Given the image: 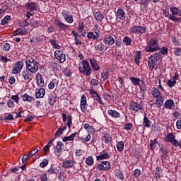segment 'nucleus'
I'll return each instance as SVG.
<instances>
[{
    "label": "nucleus",
    "instance_id": "nucleus-60",
    "mask_svg": "<svg viewBox=\"0 0 181 181\" xmlns=\"http://www.w3.org/2000/svg\"><path fill=\"white\" fill-rule=\"evenodd\" d=\"M160 82H161L160 79H158V80L156 81V85L158 87V88L165 91V90L163 89V87L162 86V84L160 83Z\"/></svg>",
    "mask_w": 181,
    "mask_h": 181
},
{
    "label": "nucleus",
    "instance_id": "nucleus-46",
    "mask_svg": "<svg viewBox=\"0 0 181 181\" xmlns=\"http://www.w3.org/2000/svg\"><path fill=\"white\" fill-rule=\"evenodd\" d=\"M49 43L52 45V47H54V49H61L62 47L60 45H59V44L57 43L56 40L52 39V40H49Z\"/></svg>",
    "mask_w": 181,
    "mask_h": 181
},
{
    "label": "nucleus",
    "instance_id": "nucleus-58",
    "mask_svg": "<svg viewBox=\"0 0 181 181\" xmlns=\"http://www.w3.org/2000/svg\"><path fill=\"white\" fill-rule=\"evenodd\" d=\"M154 176L156 179H159V177H160V170L158 168H156V169L155 170Z\"/></svg>",
    "mask_w": 181,
    "mask_h": 181
},
{
    "label": "nucleus",
    "instance_id": "nucleus-7",
    "mask_svg": "<svg viewBox=\"0 0 181 181\" xmlns=\"http://www.w3.org/2000/svg\"><path fill=\"white\" fill-rule=\"evenodd\" d=\"M97 169L100 170V172L110 170V169H111V163H110V161H102L98 165Z\"/></svg>",
    "mask_w": 181,
    "mask_h": 181
},
{
    "label": "nucleus",
    "instance_id": "nucleus-10",
    "mask_svg": "<svg viewBox=\"0 0 181 181\" xmlns=\"http://www.w3.org/2000/svg\"><path fill=\"white\" fill-rule=\"evenodd\" d=\"M22 69H23V61L19 60L16 62L14 67L12 70V74H18L22 71Z\"/></svg>",
    "mask_w": 181,
    "mask_h": 181
},
{
    "label": "nucleus",
    "instance_id": "nucleus-27",
    "mask_svg": "<svg viewBox=\"0 0 181 181\" xmlns=\"http://www.w3.org/2000/svg\"><path fill=\"white\" fill-rule=\"evenodd\" d=\"M170 11L173 16H181V10L179 8L170 6Z\"/></svg>",
    "mask_w": 181,
    "mask_h": 181
},
{
    "label": "nucleus",
    "instance_id": "nucleus-48",
    "mask_svg": "<svg viewBox=\"0 0 181 181\" xmlns=\"http://www.w3.org/2000/svg\"><path fill=\"white\" fill-rule=\"evenodd\" d=\"M94 15L97 21H103V19H104V15L100 12H96Z\"/></svg>",
    "mask_w": 181,
    "mask_h": 181
},
{
    "label": "nucleus",
    "instance_id": "nucleus-21",
    "mask_svg": "<svg viewBox=\"0 0 181 181\" xmlns=\"http://www.w3.org/2000/svg\"><path fill=\"white\" fill-rule=\"evenodd\" d=\"M62 121L63 122H66V125L67 127H69V128H70V127H71V124H73V117L71 115H66V113H63L62 114Z\"/></svg>",
    "mask_w": 181,
    "mask_h": 181
},
{
    "label": "nucleus",
    "instance_id": "nucleus-4",
    "mask_svg": "<svg viewBox=\"0 0 181 181\" xmlns=\"http://www.w3.org/2000/svg\"><path fill=\"white\" fill-rule=\"evenodd\" d=\"M78 70L80 73H82L85 76H90L93 71L91 67L90 66V64L87 60H83L82 63L78 65Z\"/></svg>",
    "mask_w": 181,
    "mask_h": 181
},
{
    "label": "nucleus",
    "instance_id": "nucleus-30",
    "mask_svg": "<svg viewBox=\"0 0 181 181\" xmlns=\"http://www.w3.org/2000/svg\"><path fill=\"white\" fill-rule=\"evenodd\" d=\"M26 8L28 11H37V4L35 2L27 3Z\"/></svg>",
    "mask_w": 181,
    "mask_h": 181
},
{
    "label": "nucleus",
    "instance_id": "nucleus-6",
    "mask_svg": "<svg viewBox=\"0 0 181 181\" xmlns=\"http://www.w3.org/2000/svg\"><path fill=\"white\" fill-rule=\"evenodd\" d=\"M88 107V104L87 103V98L85 95H82L81 98V102H80V108L81 111L83 114H87L88 111H87V107Z\"/></svg>",
    "mask_w": 181,
    "mask_h": 181
},
{
    "label": "nucleus",
    "instance_id": "nucleus-18",
    "mask_svg": "<svg viewBox=\"0 0 181 181\" xmlns=\"http://www.w3.org/2000/svg\"><path fill=\"white\" fill-rule=\"evenodd\" d=\"M76 165V161L74 160H66L62 163V167L64 169H70V168H73Z\"/></svg>",
    "mask_w": 181,
    "mask_h": 181
},
{
    "label": "nucleus",
    "instance_id": "nucleus-37",
    "mask_svg": "<svg viewBox=\"0 0 181 181\" xmlns=\"http://www.w3.org/2000/svg\"><path fill=\"white\" fill-rule=\"evenodd\" d=\"M21 98H22L23 101H28V103H32V101H33V100H35L33 98V97L29 96V95H28V93H25L24 95H23L21 96Z\"/></svg>",
    "mask_w": 181,
    "mask_h": 181
},
{
    "label": "nucleus",
    "instance_id": "nucleus-64",
    "mask_svg": "<svg viewBox=\"0 0 181 181\" xmlns=\"http://www.w3.org/2000/svg\"><path fill=\"white\" fill-rule=\"evenodd\" d=\"M174 146H179L180 149H181V139L180 141H174Z\"/></svg>",
    "mask_w": 181,
    "mask_h": 181
},
{
    "label": "nucleus",
    "instance_id": "nucleus-39",
    "mask_svg": "<svg viewBox=\"0 0 181 181\" xmlns=\"http://www.w3.org/2000/svg\"><path fill=\"white\" fill-rule=\"evenodd\" d=\"M78 28L79 32L81 33V36H83L84 37L86 35V30L84 29V28H85L84 23H79Z\"/></svg>",
    "mask_w": 181,
    "mask_h": 181
},
{
    "label": "nucleus",
    "instance_id": "nucleus-5",
    "mask_svg": "<svg viewBox=\"0 0 181 181\" xmlns=\"http://www.w3.org/2000/svg\"><path fill=\"white\" fill-rule=\"evenodd\" d=\"M33 72L29 71L28 69H25L24 71H22L21 76L23 78V83H30L32 80L33 79Z\"/></svg>",
    "mask_w": 181,
    "mask_h": 181
},
{
    "label": "nucleus",
    "instance_id": "nucleus-16",
    "mask_svg": "<svg viewBox=\"0 0 181 181\" xmlns=\"http://www.w3.org/2000/svg\"><path fill=\"white\" fill-rule=\"evenodd\" d=\"M103 43L107 46H113L115 43V40L111 35H106L103 38Z\"/></svg>",
    "mask_w": 181,
    "mask_h": 181
},
{
    "label": "nucleus",
    "instance_id": "nucleus-41",
    "mask_svg": "<svg viewBox=\"0 0 181 181\" xmlns=\"http://www.w3.org/2000/svg\"><path fill=\"white\" fill-rule=\"evenodd\" d=\"M101 77L103 80H108V77H110V71L107 69H105L101 73Z\"/></svg>",
    "mask_w": 181,
    "mask_h": 181
},
{
    "label": "nucleus",
    "instance_id": "nucleus-28",
    "mask_svg": "<svg viewBox=\"0 0 181 181\" xmlns=\"http://www.w3.org/2000/svg\"><path fill=\"white\" fill-rule=\"evenodd\" d=\"M102 138L103 139L105 144H110V142H112V137L108 133H102Z\"/></svg>",
    "mask_w": 181,
    "mask_h": 181
},
{
    "label": "nucleus",
    "instance_id": "nucleus-61",
    "mask_svg": "<svg viewBox=\"0 0 181 181\" xmlns=\"http://www.w3.org/2000/svg\"><path fill=\"white\" fill-rule=\"evenodd\" d=\"M174 54L175 56H181V48L180 47L175 48L174 51Z\"/></svg>",
    "mask_w": 181,
    "mask_h": 181
},
{
    "label": "nucleus",
    "instance_id": "nucleus-24",
    "mask_svg": "<svg viewBox=\"0 0 181 181\" xmlns=\"http://www.w3.org/2000/svg\"><path fill=\"white\" fill-rule=\"evenodd\" d=\"M90 64L92 69H93L95 71H100V65L98 64V62L96 61V59H90Z\"/></svg>",
    "mask_w": 181,
    "mask_h": 181
},
{
    "label": "nucleus",
    "instance_id": "nucleus-26",
    "mask_svg": "<svg viewBox=\"0 0 181 181\" xmlns=\"http://www.w3.org/2000/svg\"><path fill=\"white\" fill-rule=\"evenodd\" d=\"M62 146H63V142H62V141L57 142V146L55 147L54 153L58 157L60 156V155L62 153Z\"/></svg>",
    "mask_w": 181,
    "mask_h": 181
},
{
    "label": "nucleus",
    "instance_id": "nucleus-50",
    "mask_svg": "<svg viewBox=\"0 0 181 181\" xmlns=\"http://www.w3.org/2000/svg\"><path fill=\"white\" fill-rule=\"evenodd\" d=\"M169 19H170V21H173V22H175V23L180 22V21H181L180 18H177L173 15H170Z\"/></svg>",
    "mask_w": 181,
    "mask_h": 181
},
{
    "label": "nucleus",
    "instance_id": "nucleus-2",
    "mask_svg": "<svg viewBox=\"0 0 181 181\" xmlns=\"http://www.w3.org/2000/svg\"><path fill=\"white\" fill-rule=\"evenodd\" d=\"M25 69L35 74L39 70V63L35 59L30 58L25 62Z\"/></svg>",
    "mask_w": 181,
    "mask_h": 181
},
{
    "label": "nucleus",
    "instance_id": "nucleus-42",
    "mask_svg": "<svg viewBox=\"0 0 181 181\" xmlns=\"http://www.w3.org/2000/svg\"><path fill=\"white\" fill-rule=\"evenodd\" d=\"M151 122H150L149 119L146 117V115H145L144 117V121H143V125L145 127V128H149L151 127Z\"/></svg>",
    "mask_w": 181,
    "mask_h": 181
},
{
    "label": "nucleus",
    "instance_id": "nucleus-31",
    "mask_svg": "<svg viewBox=\"0 0 181 181\" xmlns=\"http://www.w3.org/2000/svg\"><path fill=\"white\" fill-rule=\"evenodd\" d=\"M46 91L43 88L36 89L35 95L37 98H43Z\"/></svg>",
    "mask_w": 181,
    "mask_h": 181
},
{
    "label": "nucleus",
    "instance_id": "nucleus-45",
    "mask_svg": "<svg viewBox=\"0 0 181 181\" xmlns=\"http://www.w3.org/2000/svg\"><path fill=\"white\" fill-rule=\"evenodd\" d=\"M85 163L88 166H93V165H94V158L91 156H88L86 158Z\"/></svg>",
    "mask_w": 181,
    "mask_h": 181
},
{
    "label": "nucleus",
    "instance_id": "nucleus-63",
    "mask_svg": "<svg viewBox=\"0 0 181 181\" xmlns=\"http://www.w3.org/2000/svg\"><path fill=\"white\" fill-rule=\"evenodd\" d=\"M132 129V123H127L124 124V129H126V131H131Z\"/></svg>",
    "mask_w": 181,
    "mask_h": 181
},
{
    "label": "nucleus",
    "instance_id": "nucleus-12",
    "mask_svg": "<svg viewBox=\"0 0 181 181\" xmlns=\"http://www.w3.org/2000/svg\"><path fill=\"white\" fill-rule=\"evenodd\" d=\"M101 35V32L99 30H95L94 32H89L87 34V37L89 40H98L100 39V35Z\"/></svg>",
    "mask_w": 181,
    "mask_h": 181
},
{
    "label": "nucleus",
    "instance_id": "nucleus-17",
    "mask_svg": "<svg viewBox=\"0 0 181 181\" xmlns=\"http://www.w3.org/2000/svg\"><path fill=\"white\" fill-rule=\"evenodd\" d=\"M95 50L98 52L100 54L105 53V51L108 49V47L105 46V44L100 42L95 47Z\"/></svg>",
    "mask_w": 181,
    "mask_h": 181
},
{
    "label": "nucleus",
    "instance_id": "nucleus-40",
    "mask_svg": "<svg viewBox=\"0 0 181 181\" xmlns=\"http://www.w3.org/2000/svg\"><path fill=\"white\" fill-rule=\"evenodd\" d=\"M77 135V133L75 132L72 134H71L69 136L64 137L62 139L63 142H67L68 141H74V138H76V136Z\"/></svg>",
    "mask_w": 181,
    "mask_h": 181
},
{
    "label": "nucleus",
    "instance_id": "nucleus-35",
    "mask_svg": "<svg viewBox=\"0 0 181 181\" xmlns=\"http://www.w3.org/2000/svg\"><path fill=\"white\" fill-rule=\"evenodd\" d=\"M142 58V54L141 53V51H136V54L134 56V62L136 64L139 65V60Z\"/></svg>",
    "mask_w": 181,
    "mask_h": 181
},
{
    "label": "nucleus",
    "instance_id": "nucleus-57",
    "mask_svg": "<svg viewBox=\"0 0 181 181\" xmlns=\"http://www.w3.org/2000/svg\"><path fill=\"white\" fill-rule=\"evenodd\" d=\"M156 145H158V141L156 139H154L153 141H151L150 147L151 149L153 150L155 148H156Z\"/></svg>",
    "mask_w": 181,
    "mask_h": 181
},
{
    "label": "nucleus",
    "instance_id": "nucleus-54",
    "mask_svg": "<svg viewBox=\"0 0 181 181\" xmlns=\"http://www.w3.org/2000/svg\"><path fill=\"white\" fill-rule=\"evenodd\" d=\"M13 101H14V103H16V104H19V95L16 94L11 96V98Z\"/></svg>",
    "mask_w": 181,
    "mask_h": 181
},
{
    "label": "nucleus",
    "instance_id": "nucleus-33",
    "mask_svg": "<svg viewBox=\"0 0 181 181\" xmlns=\"http://www.w3.org/2000/svg\"><path fill=\"white\" fill-rule=\"evenodd\" d=\"M107 114L108 115H110V117H112V118H119L121 115L119 112H117V110H109L107 111Z\"/></svg>",
    "mask_w": 181,
    "mask_h": 181
},
{
    "label": "nucleus",
    "instance_id": "nucleus-13",
    "mask_svg": "<svg viewBox=\"0 0 181 181\" xmlns=\"http://www.w3.org/2000/svg\"><path fill=\"white\" fill-rule=\"evenodd\" d=\"M54 57L57 60H59L60 63H64L66 62V54L63 53V52L60 50H56L54 52Z\"/></svg>",
    "mask_w": 181,
    "mask_h": 181
},
{
    "label": "nucleus",
    "instance_id": "nucleus-36",
    "mask_svg": "<svg viewBox=\"0 0 181 181\" xmlns=\"http://www.w3.org/2000/svg\"><path fill=\"white\" fill-rule=\"evenodd\" d=\"M115 176H116L117 179H119L120 180H124V178L125 177L124 176V173H122L121 170L119 169L115 171Z\"/></svg>",
    "mask_w": 181,
    "mask_h": 181
},
{
    "label": "nucleus",
    "instance_id": "nucleus-52",
    "mask_svg": "<svg viewBox=\"0 0 181 181\" xmlns=\"http://www.w3.org/2000/svg\"><path fill=\"white\" fill-rule=\"evenodd\" d=\"M149 2H151V0H141L140 5L144 6V8H147Z\"/></svg>",
    "mask_w": 181,
    "mask_h": 181
},
{
    "label": "nucleus",
    "instance_id": "nucleus-38",
    "mask_svg": "<svg viewBox=\"0 0 181 181\" xmlns=\"http://www.w3.org/2000/svg\"><path fill=\"white\" fill-rule=\"evenodd\" d=\"M96 159L97 160H104V159H110V154L108 153L100 154V156H96Z\"/></svg>",
    "mask_w": 181,
    "mask_h": 181
},
{
    "label": "nucleus",
    "instance_id": "nucleus-43",
    "mask_svg": "<svg viewBox=\"0 0 181 181\" xmlns=\"http://www.w3.org/2000/svg\"><path fill=\"white\" fill-rule=\"evenodd\" d=\"M130 81L134 84V86H139L141 84V79L136 77L129 78Z\"/></svg>",
    "mask_w": 181,
    "mask_h": 181
},
{
    "label": "nucleus",
    "instance_id": "nucleus-20",
    "mask_svg": "<svg viewBox=\"0 0 181 181\" xmlns=\"http://www.w3.org/2000/svg\"><path fill=\"white\" fill-rule=\"evenodd\" d=\"M54 23L56 25L59 29H62V30H67L69 29V25L63 23V22H61L59 19H54Z\"/></svg>",
    "mask_w": 181,
    "mask_h": 181
},
{
    "label": "nucleus",
    "instance_id": "nucleus-15",
    "mask_svg": "<svg viewBox=\"0 0 181 181\" xmlns=\"http://www.w3.org/2000/svg\"><path fill=\"white\" fill-rule=\"evenodd\" d=\"M79 139L82 142H90L91 141V135L88 132H82L80 134Z\"/></svg>",
    "mask_w": 181,
    "mask_h": 181
},
{
    "label": "nucleus",
    "instance_id": "nucleus-44",
    "mask_svg": "<svg viewBox=\"0 0 181 181\" xmlns=\"http://www.w3.org/2000/svg\"><path fill=\"white\" fill-rule=\"evenodd\" d=\"M116 146L119 152H122V151H124V146H125V144L124 141H121L117 143Z\"/></svg>",
    "mask_w": 181,
    "mask_h": 181
},
{
    "label": "nucleus",
    "instance_id": "nucleus-8",
    "mask_svg": "<svg viewBox=\"0 0 181 181\" xmlns=\"http://www.w3.org/2000/svg\"><path fill=\"white\" fill-rule=\"evenodd\" d=\"M130 33H141L144 35L146 33V27L145 26H132L129 29Z\"/></svg>",
    "mask_w": 181,
    "mask_h": 181
},
{
    "label": "nucleus",
    "instance_id": "nucleus-55",
    "mask_svg": "<svg viewBox=\"0 0 181 181\" xmlns=\"http://www.w3.org/2000/svg\"><path fill=\"white\" fill-rule=\"evenodd\" d=\"M7 105L9 108H13L15 107V102L12 99H9L7 100Z\"/></svg>",
    "mask_w": 181,
    "mask_h": 181
},
{
    "label": "nucleus",
    "instance_id": "nucleus-19",
    "mask_svg": "<svg viewBox=\"0 0 181 181\" xmlns=\"http://www.w3.org/2000/svg\"><path fill=\"white\" fill-rule=\"evenodd\" d=\"M36 81L38 87L40 88H43V87H45V80L40 73H37L36 74Z\"/></svg>",
    "mask_w": 181,
    "mask_h": 181
},
{
    "label": "nucleus",
    "instance_id": "nucleus-49",
    "mask_svg": "<svg viewBox=\"0 0 181 181\" xmlns=\"http://www.w3.org/2000/svg\"><path fill=\"white\" fill-rule=\"evenodd\" d=\"M11 21V17L9 16H6L4 19L1 20V25H6Z\"/></svg>",
    "mask_w": 181,
    "mask_h": 181
},
{
    "label": "nucleus",
    "instance_id": "nucleus-29",
    "mask_svg": "<svg viewBox=\"0 0 181 181\" xmlns=\"http://www.w3.org/2000/svg\"><path fill=\"white\" fill-rule=\"evenodd\" d=\"M165 142H170V144H172V145L174 146L175 141H176V139H175V135H173V134L169 133L165 136Z\"/></svg>",
    "mask_w": 181,
    "mask_h": 181
},
{
    "label": "nucleus",
    "instance_id": "nucleus-53",
    "mask_svg": "<svg viewBox=\"0 0 181 181\" xmlns=\"http://www.w3.org/2000/svg\"><path fill=\"white\" fill-rule=\"evenodd\" d=\"M49 165L47 159H43L42 162L40 163V168H46Z\"/></svg>",
    "mask_w": 181,
    "mask_h": 181
},
{
    "label": "nucleus",
    "instance_id": "nucleus-1",
    "mask_svg": "<svg viewBox=\"0 0 181 181\" xmlns=\"http://www.w3.org/2000/svg\"><path fill=\"white\" fill-rule=\"evenodd\" d=\"M160 50V47L158 42L156 38H152L148 41V45L145 47V52L146 53H153V52H158Z\"/></svg>",
    "mask_w": 181,
    "mask_h": 181
},
{
    "label": "nucleus",
    "instance_id": "nucleus-34",
    "mask_svg": "<svg viewBox=\"0 0 181 181\" xmlns=\"http://www.w3.org/2000/svg\"><path fill=\"white\" fill-rule=\"evenodd\" d=\"M151 94L154 98H158V97H160V90L156 88H152Z\"/></svg>",
    "mask_w": 181,
    "mask_h": 181
},
{
    "label": "nucleus",
    "instance_id": "nucleus-14",
    "mask_svg": "<svg viewBox=\"0 0 181 181\" xmlns=\"http://www.w3.org/2000/svg\"><path fill=\"white\" fill-rule=\"evenodd\" d=\"M62 15L64 18V21L67 22V23H73L74 19L73 16L70 15V12L67 10H63L62 11Z\"/></svg>",
    "mask_w": 181,
    "mask_h": 181
},
{
    "label": "nucleus",
    "instance_id": "nucleus-47",
    "mask_svg": "<svg viewBox=\"0 0 181 181\" xmlns=\"http://www.w3.org/2000/svg\"><path fill=\"white\" fill-rule=\"evenodd\" d=\"M123 43L125 46H131L132 43V40L129 37H124L123 39Z\"/></svg>",
    "mask_w": 181,
    "mask_h": 181
},
{
    "label": "nucleus",
    "instance_id": "nucleus-9",
    "mask_svg": "<svg viewBox=\"0 0 181 181\" xmlns=\"http://www.w3.org/2000/svg\"><path fill=\"white\" fill-rule=\"evenodd\" d=\"M89 94L91 95L92 98L95 100V103H98L100 104V105H104V102L103 101V99H101V97L98 95V93L95 90H93V89H89Z\"/></svg>",
    "mask_w": 181,
    "mask_h": 181
},
{
    "label": "nucleus",
    "instance_id": "nucleus-32",
    "mask_svg": "<svg viewBox=\"0 0 181 181\" xmlns=\"http://www.w3.org/2000/svg\"><path fill=\"white\" fill-rule=\"evenodd\" d=\"M156 100V105L158 107L160 108L162 105H163V101H165V98L162 95L158 96Z\"/></svg>",
    "mask_w": 181,
    "mask_h": 181
},
{
    "label": "nucleus",
    "instance_id": "nucleus-62",
    "mask_svg": "<svg viewBox=\"0 0 181 181\" xmlns=\"http://www.w3.org/2000/svg\"><path fill=\"white\" fill-rule=\"evenodd\" d=\"M48 103H49V105H54V103H56V101L54 100L53 97L49 96Z\"/></svg>",
    "mask_w": 181,
    "mask_h": 181
},
{
    "label": "nucleus",
    "instance_id": "nucleus-25",
    "mask_svg": "<svg viewBox=\"0 0 181 181\" xmlns=\"http://www.w3.org/2000/svg\"><path fill=\"white\" fill-rule=\"evenodd\" d=\"M164 107L167 110H172L173 108H175V102H173V100L170 99L165 102Z\"/></svg>",
    "mask_w": 181,
    "mask_h": 181
},
{
    "label": "nucleus",
    "instance_id": "nucleus-22",
    "mask_svg": "<svg viewBox=\"0 0 181 181\" xmlns=\"http://www.w3.org/2000/svg\"><path fill=\"white\" fill-rule=\"evenodd\" d=\"M117 19L119 21H125V11L122 8H119L116 12Z\"/></svg>",
    "mask_w": 181,
    "mask_h": 181
},
{
    "label": "nucleus",
    "instance_id": "nucleus-56",
    "mask_svg": "<svg viewBox=\"0 0 181 181\" xmlns=\"http://www.w3.org/2000/svg\"><path fill=\"white\" fill-rule=\"evenodd\" d=\"M175 84H176V81H173V79L168 80L167 83V86H168V87H170V88H172V87H174Z\"/></svg>",
    "mask_w": 181,
    "mask_h": 181
},
{
    "label": "nucleus",
    "instance_id": "nucleus-23",
    "mask_svg": "<svg viewBox=\"0 0 181 181\" xmlns=\"http://www.w3.org/2000/svg\"><path fill=\"white\" fill-rule=\"evenodd\" d=\"M28 33V30L25 28H18L13 32V36H25Z\"/></svg>",
    "mask_w": 181,
    "mask_h": 181
},
{
    "label": "nucleus",
    "instance_id": "nucleus-11",
    "mask_svg": "<svg viewBox=\"0 0 181 181\" xmlns=\"http://www.w3.org/2000/svg\"><path fill=\"white\" fill-rule=\"evenodd\" d=\"M129 108L131 111H134L135 112H142V111H144V107H142L139 103L134 101L131 102Z\"/></svg>",
    "mask_w": 181,
    "mask_h": 181
},
{
    "label": "nucleus",
    "instance_id": "nucleus-3",
    "mask_svg": "<svg viewBox=\"0 0 181 181\" xmlns=\"http://www.w3.org/2000/svg\"><path fill=\"white\" fill-rule=\"evenodd\" d=\"M162 57L160 53L156 52L152 54L148 58V66L149 69L153 71L156 68V63L159 62L160 59Z\"/></svg>",
    "mask_w": 181,
    "mask_h": 181
},
{
    "label": "nucleus",
    "instance_id": "nucleus-51",
    "mask_svg": "<svg viewBox=\"0 0 181 181\" xmlns=\"http://www.w3.org/2000/svg\"><path fill=\"white\" fill-rule=\"evenodd\" d=\"M141 176V170L136 169L133 172V177L136 179V177H139Z\"/></svg>",
    "mask_w": 181,
    "mask_h": 181
},
{
    "label": "nucleus",
    "instance_id": "nucleus-59",
    "mask_svg": "<svg viewBox=\"0 0 181 181\" xmlns=\"http://www.w3.org/2000/svg\"><path fill=\"white\" fill-rule=\"evenodd\" d=\"M160 52L161 54H163V56H166V54H168V47H162Z\"/></svg>",
    "mask_w": 181,
    "mask_h": 181
}]
</instances>
